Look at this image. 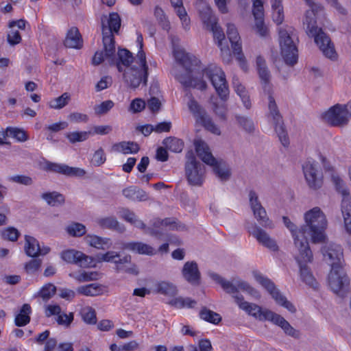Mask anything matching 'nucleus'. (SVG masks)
<instances>
[{
	"mask_svg": "<svg viewBox=\"0 0 351 351\" xmlns=\"http://www.w3.org/2000/svg\"><path fill=\"white\" fill-rule=\"evenodd\" d=\"M210 276L213 280L219 284L222 289L229 294H236L233 295L235 302L240 308L245 311L247 314L254 317L255 319L261 321H269L274 324L280 327L284 332L291 337L299 339L300 332L295 329L291 324L280 315L277 314L272 311L263 308L261 306L248 302L244 301L243 296L237 293L239 290L246 292L255 299H260L261 294L258 290L252 287L248 282L239 278H233L231 280H227L220 276L219 274L212 273Z\"/></svg>",
	"mask_w": 351,
	"mask_h": 351,
	"instance_id": "1",
	"label": "nucleus"
},
{
	"mask_svg": "<svg viewBox=\"0 0 351 351\" xmlns=\"http://www.w3.org/2000/svg\"><path fill=\"white\" fill-rule=\"evenodd\" d=\"M174 57L186 70V74L176 75V79L185 87H193L201 90L207 88L206 82L202 80V74L205 75L210 81L217 95L223 101H226L229 95V89L226 75L222 69L210 64L202 69L200 61L194 56L182 50L174 51Z\"/></svg>",
	"mask_w": 351,
	"mask_h": 351,
	"instance_id": "2",
	"label": "nucleus"
},
{
	"mask_svg": "<svg viewBox=\"0 0 351 351\" xmlns=\"http://www.w3.org/2000/svg\"><path fill=\"white\" fill-rule=\"evenodd\" d=\"M306 3L311 8L306 12L303 22L304 29L306 34L309 37L314 38L315 43L326 58L331 60L335 59L337 54L330 38L322 28H319L316 25L315 15L323 10V7L315 3L313 0H311L310 3Z\"/></svg>",
	"mask_w": 351,
	"mask_h": 351,
	"instance_id": "3",
	"label": "nucleus"
},
{
	"mask_svg": "<svg viewBox=\"0 0 351 351\" xmlns=\"http://www.w3.org/2000/svg\"><path fill=\"white\" fill-rule=\"evenodd\" d=\"M305 224L302 226L304 238L310 236L314 243L324 242V230L327 227L326 215L320 208L314 207L304 214Z\"/></svg>",
	"mask_w": 351,
	"mask_h": 351,
	"instance_id": "4",
	"label": "nucleus"
},
{
	"mask_svg": "<svg viewBox=\"0 0 351 351\" xmlns=\"http://www.w3.org/2000/svg\"><path fill=\"white\" fill-rule=\"evenodd\" d=\"M194 145L199 158L206 165L213 167V172L221 181H227L231 176L229 165L222 159L215 158L209 146L202 139H195Z\"/></svg>",
	"mask_w": 351,
	"mask_h": 351,
	"instance_id": "5",
	"label": "nucleus"
},
{
	"mask_svg": "<svg viewBox=\"0 0 351 351\" xmlns=\"http://www.w3.org/2000/svg\"><path fill=\"white\" fill-rule=\"evenodd\" d=\"M279 41L281 55L288 65L296 64L298 58V51L296 41H298L295 30L292 27H281L279 29Z\"/></svg>",
	"mask_w": 351,
	"mask_h": 351,
	"instance_id": "6",
	"label": "nucleus"
},
{
	"mask_svg": "<svg viewBox=\"0 0 351 351\" xmlns=\"http://www.w3.org/2000/svg\"><path fill=\"white\" fill-rule=\"evenodd\" d=\"M138 62L131 66L123 69V78L132 88H137L141 83L147 85L148 66L147 65L145 53L140 51L137 53Z\"/></svg>",
	"mask_w": 351,
	"mask_h": 351,
	"instance_id": "7",
	"label": "nucleus"
},
{
	"mask_svg": "<svg viewBox=\"0 0 351 351\" xmlns=\"http://www.w3.org/2000/svg\"><path fill=\"white\" fill-rule=\"evenodd\" d=\"M103 44L106 56L111 57L115 51V42L112 32L117 33L121 27V19L119 15L113 12L109 17H105L101 20Z\"/></svg>",
	"mask_w": 351,
	"mask_h": 351,
	"instance_id": "8",
	"label": "nucleus"
},
{
	"mask_svg": "<svg viewBox=\"0 0 351 351\" xmlns=\"http://www.w3.org/2000/svg\"><path fill=\"white\" fill-rule=\"evenodd\" d=\"M298 254L295 256V260L300 267V278L306 285L317 289L318 282L314 278L310 268L306 265L307 263H312L313 260V252L310 246L298 250Z\"/></svg>",
	"mask_w": 351,
	"mask_h": 351,
	"instance_id": "9",
	"label": "nucleus"
},
{
	"mask_svg": "<svg viewBox=\"0 0 351 351\" xmlns=\"http://www.w3.org/2000/svg\"><path fill=\"white\" fill-rule=\"evenodd\" d=\"M185 174L187 181L192 186H200L204 180L205 166L196 159L192 151L186 154Z\"/></svg>",
	"mask_w": 351,
	"mask_h": 351,
	"instance_id": "10",
	"label": "nucleus"
},
{
	"mask_svg": "<svg viewBox=\"0 0 351 351\" xmlns=\"http://www.w3.org/2000/svg\"><path fill=\"white\" fill-rule=\"evenodd\" d=\"M351 117V101L347 104H336L322 115L323 119L331 126L342 127L348 124Z\"/></svg>",
	"mask_w": 351,
	"mask_h": 351,
	"instance_id": "11",
	"label": "nucleus"
},
{
	"mask_svg": "<svg viewBox=\"0 0 351 351\" xmlns=\"http://www.w3.org/2000/svg\"><path fill=\"white\" fill-rule=\"evenodd\" d=\"M332 181L335 189L343 198L341 204L343 217L344 226L348 233L351 234V197L349 189L345 186L343 181L338 176H333Z\"/></svg>",
	"mask_w": 351,
	"mask_h": 351,
	"instance_id": "12",
	"label": "nucleus"
},
{
	"mask_svg": "<svg viewBox=\"0 0 351 351\" xmlns=\"http://www.w3.org/2000/svg\"><path fill=\"white\" fill-rule=\"evenodd\" d=\"M253 276L255 280L269 293L278 304L285 307L291 313H295L296 311V308L293 304L287 300L286 297L280 292L270 279L258 271H254Z\"/></svg>",
	"mask_w": 351,
	"mask_h": 351,
	"instance_id": "13",
	"label": "nucleus"
},
{
	"mask_svg": "<svg viewBox=\"0 0 351 351\" xmlns=\"http://www.w3.org/2000/svg\"><path fill=\"white\" fill-rule=\"evenodd\" d=\"M268 99V108L269 112V117L272 119L275 131L277 133L281 143L283 146L286 147L289 144V141L287 132L285 128L282 117L278 110V107L274 98L271 95H269Z\"/></svg>",
	"mask_w": 351,
	"mask_h": 351,
	"instance_id": "14",
	"label": "nucleus"
},
{
	"mask_svg": "<svg viewBox=\"0 0 351 351\" xmlns=\"http://www.w3.org/2000/svg\"><path fill=\"white\" fill-rule=\"evenodd\" d=\"M188 107L196 119L197 122L200 123L208 131L215 134L220 135L221 131L219 128L214 123L210 117L207 114L205 110L192 96L188 103Z\"/></svg>",
	"mask_w": 351,
	"mask_h": 351,
	"instance_id": "15",
	"label": "nucleus"
},
{
	"mask_svg": "<svg viewBox=\"0 0 351 351\" xmlns=\"http://www.w3.org/2000/svg\"><path fill=\"white\" fill-rule=\"evenodd\" d=\"M169 227L171 230H185L186 226L184 224L178 223L172 218L154 219L152 221V226L147 228V233L150 235L160 238L164 234L165 228Z\"/></svg>",
	"mask_w": 351,
	"mask_h": 351,
	"instance_id": "16",
	"label": "nucleus"
},
{
	"mask_svg": "<svg viewBox=\"0 0 351 351\" xmlns=\"http://www.w3.org/2000/svg\"><path fill=\"white\" fill-rule=\"evenodd\" d=\"M248 196L250 207L259 224L266 228H273L274 223L268 218L266 210L259 200L258 194L254 190H250Z\"/></svg>",
	"mask_w": 351,
	"mask_h": 351,
	"instance_id": "17",
	"label": "nucleus"
},
{
	"mask_svg": "<svg viewBox=\"0 0 351 351\" xmlns=\"http://www.w3.org/2000/svg\"><path fill=\"white\" fill-rule=\"evenodd\" d=\"M349 284V279L343 271L331 269L328 274V285L335 293L343 297L348 291Z\"/></svg>",
	"mask_w": 351,
	"mask_h": 351,
	"instance_id": "18",
	"label": "nucleus"
},
{
	"mask_svg": "<svg viewBox=\"0 0 351 351\" xmlns=\"http://www.w3.org/2000/svg\"><path fill=\"white\" fill-rule=\"evenodd\" d=\"M226 34L232 45L233 53L239 61L240 66L246 71L247 68L244 55L242 53L241 44L240 43L241 38L234 25L228 24Z\"/></svg>",
	"mask_w": 351,
	"mask_h": 351,
	"instance_id": "19",
	"label": "nucleus"
},
{
	"mask_svg": "<svg viewBox=\"0 0 351 351\" xmlns=\"http://www.w3.org/2000/svg\"><path fill=\"white\" fill-rule=\"evenodd\" d=\"M324 259L332 269H340L343 261V249L339 245L331 243L322 249Z\"/></svg>",
	"mask_w": 351,
	"mask_h": 351,
	"instance_id": "20",
	"label": "nucleus"
},
{
	"mask_svg": "<svg viewBox=\"0 0 351 351\" xmlns=\"http://www.w3.org/2000/svg\"><path fill=\"white\" fill-rule=\"evenodd\" d=\"M118 59L115 58V52L111 57L106 58L108 60L110 64H115L119 72H123V66L128 68L138 62L137 56L134 58L132 53L126 49H119Z\"/></svg>",
	"mask_w": 351,
	"mask_h": 351,
	"instance_id": "21",
	"label": "nucleus"
},
{
	"mask_svg": "<svg viewBox=\"0 0 351 351\" xmlns=\"http://www.w3.org/2000/svg\"><path fill=\"white\" fill-rule=\"evenodd\" d=\"M61 258L68 263L75 264L80 267H89L93 258L83 252L75 250H64L61 253Z\"/></svg>",
	"mask_w": 351,
	"mask_h": 351,
	"instance_id": "22",
	"label": "nucleus"
},
{
	"mask_svg": "<svg viewBox=\"0 0 351 351\" xmlns=\"http://www.w3.org/2000/svg\"><path fill=\"white\" fill-rule=\"evenodd\" d=\"M305 179L310 188L317 189L321 187L322 181L318 175L314 161L307 160L302 165Z\"/></svg>",
	"mask_w": 351,
	"mask_h": 351,
	"instance_id": "23",
	"label": "nucleus"
},
{
	"mask_svg": "<svg viewBox=\"0 0 351 351\" xmlns=\"http://www.w3.org/2000/svg\"><path fill=\"white\" fill-rule=\"evenodd\" d=\"M183 278L193 286H199L201 283V274L195 261H187L182 269Z\"/></svg>",
	"mask_w": 351,
	"mask_h": 351,
	"instance_id": "24",
	"label": "nucleus"
},
{
	"mask_svg": "<svg viewBox=\"0 0 351 351\" xmlns=\"http://www.w3.org/2000/svg\"><path fill=\"white\" fill-rule=\"evenodd\" d=\"M46 169L69 177H82L86 174L85 170L79 167H72L64 164L47 162Z\"/></svg>",
	"mask_w": 351,
	"mask_h": 351,
	"instance_id": "25",
	"label": "nucleus"
},
{
	"mask_svg": "<svg viewBox=\"0 0 351 351\" xmlns=\"http://www.w3.org/2000/svg\"><path fill=\"white\" fill-rule=\"evenodd\" d=\"M285 226L291 231L294 245L298 250L309 246L308 239L304 238L302 226L298 229L296 226L286 216L282 217Z\"/></svg>",
	"mask_w": 351,
	"mask_h": 351,
	"instance_id": "26",
	"label": "nucleus"
},
{
	"mask_svg": "<svg viewBox=\"0 0 351 351\" xmlns=\"http://www.w3.org/2000/svg\"><path fill=\"white\" fill-rule=\"evenodd\" d=\"M248 232L256 239L259 243L269 250L274 252L278 250V246L276 241L271 238L264 230L257 226L256 224L253 225L252 230L248 227Z\"/></svg>",
	"mask_w": 351,
	"mask_h": 351,
	"instance_id": "27",
	"label": "nucleus"
},
{
	"mask_svg": "<svg viewBox=\"0 0 351 351\" xmlns=\"http://www.w3.org/2000/svg\"><path fill=\"white\" fill-rule=\"evenodd\" d=\"M25 246L24 250L25 254L30 257L36 258L40 255H46L50 251L49 247H40L38 241L33 237L25 235Z\"/></svg>",
	"mask_w": 351,
	"mask_h": 351,
	"instance_id": "28",
	"label": "nucleus"
},
{
	"mask_svg": "<svg viewBox=\"0 0 351 351\" xmlns=\"http://www.w3.org/2000/svg\"><path fill=\"white\" fill-rule=\"evenodd\" d=\"M122 249L141 255L153 256L156 254V250L152 246L141 241L124 243Z\"/></svg>",
	"mask_w": 351,
	"mask_h": 351,
	"instance_id": "29",
	"label": "nucleus"
},
{
	"mask_svg": "<svg viewBox=\"0 0 351 351\" xmlns=\"http://www.w3.org/2000/svg\"><path fill=\"white\" fill-rule=\"evenodd\" d=\"M196 8L199 13L200 18L206 26L217 21L216 17L213 14L211 8L208 3L204 0H197Z\"/></svg>",
	"mask_w": 351,
	"mask_h": 351,
	"instance_id": "30",
	"label": "nucleus"
},
{
	"mask_svg": "<svg viewBox=\"0 0 351 351\" xmlns=\"http://www.w3.org/2000/svg\"><path fill=\"white\" fill-rule=\"evenodd\" d=\"M64 44L69 48L81 49L82 47V38L76 27H73L68 31Z\"/></svg>",
	"mask_w": 351,
	"mask_h": 351,
	"instance_id": "31",
	"label": "nucleus"
},
{
	"mask_svg": "<svg viewBox=\"0 0 351 351\" xmlns=\"http://www.w3.org/2000/svg\"><path fill=\"white\" fill-rule=\"evenodd\" d=\"M256 66L263 88L267 89L269 87L271 75L265 59L261 56L256 58Z\"/></svg>",
	"mask_w": 351,
	"mask_h": 351,
	"instance_id": "32",
	"label": "nucleus"
},
{
	"mask_svg": "<svg viewBox=\"0 0 351 351\" xmlns=\"http://www.w3.org/2000/svg\"><path fill=\"white\" fill-rule=\"evenodd\" d=\"M123 196L132 201H146L148 198L147 194L143 189L135 186H128L122 191Z\"/></svg>",
	"mask_w": 351,
	"mask_h": 351,
	"instance_id": "33",
	"label": "nucleus"
},
{
	"mask_svg": "<svg viewBox=\"0 0 351 351\" xmlns=\"http://www.w3.org/2000/svg\"><path fill=\"white\" fill-rule=\"evenodd\" d=\"M232 84L235 92L240 97L245 108L247 110L250 109L252 107L251 100L245 86L241 84L239 79L235 76L232 78Z\"/></svg>",
	"mask_w": 351,
	"mask_h": 351,
	"instance_id": "34",
	"label": "nucleus"
},
{
	"mask_svg": "<svg viewBox=\"0 0 351 351\" xmlns=\"http://www.w3.org/2000/svg\"><path fill=\"white\" fill-rule=\"evenodd\" d=\"M112 149L123 154H136L139 151L140 147L138 143L133 141H122L114 144Z\"/></svg>",
	"mask_w": 351,
	"mask_h": 351,
	"instance_id": "35",
	"label": "nucleus"
},
{
	"mask_svg": "<svg viewBox=\"0 0 351 351\" xmlns=\"http://www.w3.org/2000/svg\"><path fill=\"white\" fill-rule=\"evenodd\" d=\"M253 15L255 19V27L257 33L261 36H265L267 33V28L264 24V11L263 8H254Z\"/></svg>",
	"mask_w": 351,
	"mask_h": 351,
	"instance_id": "36",
	"label": "nucleus"
},
{
	"mask_svg": "<svg viewBox=\"0 0 351 351\" xmlns=\"http://www.w3.org/2000/svg\"><path fill=\"white\" fill-rule=\"evenodd\" d=\"M77 293L85 296H97L102 293L101 285L98 283H91L77 288Z\"/></svg>",
	"mask_w": 351,
	"mask_h": 351,
	"instance_id": "37",
	"label": "nucleus"
},
{
	"mask_svg": "<svg viewBox=\"0 0 351 351\" xmlns=\"http://www.w3.org/2000/svg\"><path fill=\"white\" fill-rule=\"evenodd\" d=\"M32 313V308L29 304H24L20 311V313L16 315L14 323L17 326H26L30 322L29 315Z\"/></svg>",
	"mask_w": 351,
	"mask_h": 351,
	"instance_id": "38",
	"label": "nucleus"
},
{
	"mask_svg": "<svg viewBox=\"0 0 351 351\" xmlns=\"http://www.w3.org/2000/svg\"><path fill=\"white\" fill-rule=\"evenodd\" d=\"M156 292L169 297H175L178 290L177 287L170 282L161 281L156 285Z\"/></svg>",
	"mask_w": 351,
	"mask_h": 351,
	"instance_id": "39",
	"label": "nucleus"
},
{
	"mask_svg": "<svg viewBox=\"0 0 351 351\" xmlns=\"http://www.w3.org/2000/svg\"><path fill=\"white\" fill-rule=\"evenodd\" d=\"M86 241L90 246L100 250L108 248L111 245L110 239L97 235H88L86 237Z\"/></svg>",
	"mask_w": 351,
	"mask_h": 351,
	"instance_id": "40",
	"label": "nucleus"
},
{
	"mask_svg": "<svg viewBox=\"0 0 351 351\" xmlns=\"http://www.w3.org/2000/svg\"><path fill=\"white\" fill-rule=\"evenodd\" d=\"M41 197L51 206L62 205L65 201L64 195L57 191L44 193Z\"/></svg>",
	"mask_w": 351,
	"mask_h": 351,
	"instance_id": "41",
	"label": "nucleus"
},
{
	"mask_svg": "<svg viewBox=\"0 0 351 351\" xmlns=\"http://www.w3.org/2000/svg\"><path fill=\"white\" fill-rule=\"evenodd\" d=\"M167 304L176 308H192L197 304L195 300L190 298L176 297L169 300Z\"/></svg>",
	"mask_w": 351,
	"mask_h": 351,
	"instance_id": "42",
	"label": "nucleus"
},
{
	"mask_svg": "<svg viewBox=\"0 0 351 351\" xmlns=\"http://www.w3.org/2000/svg\"><path fill=\"white\" fill-rule=\"evenodd\" d=\"M162 144L171 152L180 153L184 148V142L182 140L176 137L170 136L163 140Z\"/></svg>",
	"mask_w": 351,
	"mask_h": 351,
	"instance_id": "43",
	"label": "nucleus"
},
{
	"mask_svg": "<svg viewBox=\"0 0 351 351\" xmlns=\"http://www.w3.org/2000/svg\"><path fill=\"white\" fill-rule=\"evenodd\" d=\"M172 6L176 9L178 16L182 21L185 29L189 28V19L187 18L186 12L183 7L182 0H170Z\"/></svg>",
	"mask_w": 351,
	"mask_h": 351,
	"instance_id": "44",
	"label": "nucleus"
},
{
	"mask_svg": "<svg viewBox=\"0 0 351 351\" xmlns=\"http://www.w3.org/2000/svg\"><path fill=\"white\" fill-rule=\"evenodd\" d=\"M97 223L103 228L116 230L119 232L123 231V226H121L119 222L114 217H107L99 219Z\"/></svg>",
	"mask_w": 351,
	"mask_h": 351,
	"instance_id": "45",
	"label": "nucleus"
},
{
	"mask_svg": "<svg viewBox=\"0 0 351 351\" xmlns=\"http://www.w3.org/2000/svg\"><path fill=\"white\" fill-rule=\"evenodd\" d=\"M69 276L74 278L78 282H84L97 280L99 274L97 271H82L79 273H70Z\"/></svg>",
	"mask_w": 351,
	"mask_h": 351,
	"instance_id": "46",
	"label": "nucleus"
},
{
	"mask_svg": "<svg viewBox=\"0 0 351 351\" xmlns=\"http://www.w3.org/2000/svg\"><path fill=\"white\" fill-rule=\"evenodd\" d=\"M199 317L203 320L214 324H217L221 321V317L219 314L208 309L206 306L202 308L199 312Z\"/></svg>",
	"mask_w": 351,
	"mask_h": 351,
	"instance_id": "47",
	"label": "nucleus"
},
{
	"mask_svg": "<svg viewBox=\"0 0 351 351\" xmlns=\"http://www.w3.org/2000/svg\"><path fill=\"white\" fill-rule=\"evenodd\" d=\"M271 8L273 10L272 18L276 25H280L284 21V12L281 0H275L271 1Z\"/></svg>",
	"mask_w": 351,
	"mask_h": 351,
	"instance_id": "48",
	"label": "nucleus"
},
{
	"mask_svg": "<svg viewBox=\"0 0 351 351\" xmlns=\"http://www.w3.org/2000/svg\"><path fill=\"white\" fill-rule=\"evenodd\" d=\"M235 119L238 125L246 132L252 134L255 130L254 121L248 117L236 115Z\"/></svg>",
	"mask_w": 351,
	"mask_h": 351,
	"instance_id": "49",
	"label": "nucleus"
},
{
	"mask_svg": "<svg viewBox=\"0 0 351 351\" xmlns=\"http://www.w3.org/2000/svg\"><path fill=\"white\" fill-rule=\"evenodd\" d=\"M6 136H12L19 142H25L28 140V135L26 132L19 128L8 127L6 128Z\"/></svg>",
	"mask_w": 351,
	"mask_h": 351,
	"instance_id": "50",
	"label": "nucleus"
},
{
	"mask_svg": "<svg viewBox=\"0 0 351 351\" xmlns=\"http://www.w3.org/2000/svg\"><path fill=\"white\" fill-rule=\"evenodd\" d=\"M206 27L213 32L214 38L217 40L218 46L221 47V45H223V41L225 39V34L221 27L218 25L217 21H215L206 26Z\"/></svg>",
	"mask_w": 351,
	"mask_h": 351,
	"instance_id": "51",
	"label": "nucleus"
},
{
	"mask_svg": "<svg viewBox=\"0 0 351 351\" xmlns=\"http://www.w3.org/2000/svg\"><path fill=\"white\" fill-rule=\"evenodd\" d=\"M67 233L75 237H80L86 232V228L84 225L77 222H73L66 227Z\"/></svg>",
	"mask_w": 351,
	"mask_h": 351,
	"instance_id": "52",
	"label": "nucleus"
},
{
	"mask_svg": "<svg viewBox=\"0 0 351 351\" xmlns=\"http://www.w3.org/2000/svg\"><path fill=\"white\" fill-rule=\"evenodd\" d=\"M154 16L158 21V24L162 27L163 29H169L170 27L169 21L167 19L163 10L158 5H156L154 8Z\"/></svg>",
	"mask_w": 351,
	"mask_h": 351,
	"instance_id": "53",
	"label": "nucleus"
},
{
	"mask_svg": "<svg viewBox=\"0 0 351 351\" xmlns=\"http://www.w3.org/2000/svg\"><path fill=\"white\" fill-rule=\"evenodd\" d=\"M56 292V286L51 283H48L42 287L38 295L40 297L43 301L47 302L55 295Z\"/></svg>",
	"mask_w": 351,
	"mask_h": 351,
	"instance_id": "54",
	"label": "nucleus"
},
{
	"mask_svg": "<svg viewBox=\"0 0 351 351\" xmlns=\"http://www.w3.org/2000/svg\"><path fill=\"white\" fill-rule=\"evenodd\" d=\"M69 99V93H64L61 96L50 101L49 106L51 108L61 109L68 104Z\"/></svg>",
	"mask_w": 351,
	"mask_h": 351,
	"instance_id": "55",
	"label": "nucleus"
},
{
	"mask_svg": "<svg viewBox=\"0 0 351 351\" xmlns=\"http://www.w3.org/2000/svg\"><path fill=\"white\" fill-rule=\"evenodd\" d=\"M106 160V155L102 147H99L95 152L90 160L92 165L95 167H100L105 163Z\"/></svg>",
	"mask_w": 351,
	"mask_h": 351,
	"instance_id": "56",
	"label": "nucleus"
},
{
	"mask_svg": "<svg viewBox=\"0 0 351 351\" xmlns=\"http://www.w3.org/2000/svg\"><path fill=\"white\" fill-rule=\"evenodd\" d=\"M82 317L88 324H95L97 322L96 312L92 307H86L82 311Z\"/></svg>",
	"mask_w": 351,
	"mask_h": 351,
	"instance_id": "57",
	"label": "nucleus"
},
{
	"mask_svg": "<svg viewBox=\"0 0 351 351\" xmlns=\"http://www.w3.org/2000/svg\"><path fill=\"white\" fill-rule=\"evenodd\" d=\"M91 132H72L66 134V137L71 143L82 142L88 138Z\"/></svg>",
	"mask_w": 351,
	"mask_h": 351,
	"instance_id": "58",
	"label": "nucleus"
},
{
	"mask_svg": "<svg viewBox=\"0 0 351 351\" xmlns=\"http://www.w3.org/2000/svg\"><path fill=\"white\" fill-rule=\"evenodd\" d=\"M114 104L111 100H106L99 105L94 106L95 113L97 115H102L108 112L114 106Z\"/></svg>",
	"mask_w": 351,
	"mask_h": 351,
	"instance_id": "59",
	"label": "nucleus"
},
{
	"mask_svg": "<svg viewBox=\"0 0 351 351\" xmlns=\"http://www.w3.org/2000/svg\"><path fill=\"white\" fill-rule=\"evenodd\" d=\"M3 239L10 241H16L20 236V232L14 227H8L1 232Z\"/></svg>",
	"mask_w": 351,
	"mask_h": 351,
	"instance_id": "60",
	"label": "nucleus"
},
{
	"mask_svg": "<svg viewBox=\"0 0 351 351\" xmlns=\"http://www.w3.org/2000/svg\"><path fill=\"white\" fill-rule=\"evenodd\" d=\"M10 182L23 184L25 186H30L33 184V180L31 177L25 175H14L8 177Z\"/></svg>",
	"mask_w": 351,
	"mask_h": 351,
	"instance_id": "61",
	"label": "nucleus"
},
{
	"mask_svg": "<svg viewBox=\"0 0 351 351\" xmlns=\"http://www.w3.org/2000/svg\"><path fill=\"white\" fill-rule=\"evenodd\" d=\"M42 264V260L34 258L25 265V269L28 274H34L39 270Z\"/></svg>",
	"mask_w": 351,
	"mask_h": 351,
	"instance_id": "62",
	"label": "nucleus"
},
{
	"mask_svg": "<svg viewBox=\"0 0 351 351\" xmlns=\"http://www.w3.org/2000/svg\"><path fill=\"white\" fill-rule=\"evenodd\" d=\"M120 256V254L114 251H108L106 254H101L98 256V259L99 261L104 262H112L115 263H118V258Z\"/></svg>",
	"mask_w": 351,
	"mask_h": 351,
	"instance_id": "63",
	"label": "nucleus"
},
{
	"mask_svg": "<svg viewBox=\"0 0 351 351\" xmlns=\"http://www.w3.org/2000/svg\"><path fill=\"white\" fill-rule=\"evenodd\" d=\"M74 315L73 313H70L69 314H66L64 313H62L58 316L56 321L59 325H62L64 326H69L71 322L73 321Z\"/></svg>",
	"mask_w": 351,
	"mask_h": 351,
	"instance_id": "64",
	"label": "nucleus"
}]
</instances>
